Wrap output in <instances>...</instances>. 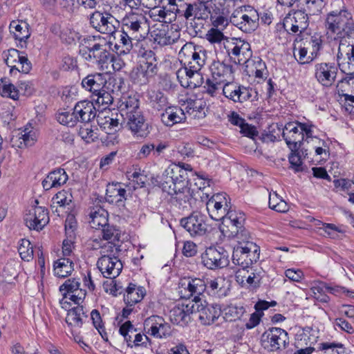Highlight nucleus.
Returning <instances> with one entry per match:
<instances>
[{
    "mask_svg": "<svg viewBox=\"0 0 354 354\" xmlns=\"http://www.w3.org/2000/svg\"><path fill=\"white\" fill-rule=\"evenodd\" d=\"M326 284L322 282L315 283L310 288L311 296H313L317 301L326 303L329 301L328 296L326 294Z\"/></svg>",
    "mask_w": 354,
    "mask_h": 354,
    "instance_id": "obj_52",
    "label": "nucleus"
},
{
    "mask_svg": "<svg viewBox=\"0 0 354 354\" xmlns=\"http://www.w3.org/2000/svg\"><path fill=\"white\" fill-rule=\"evenodd\" d=\"M109 112H102L96 115L97 122L98 125L107 134H113L122 127L123 122V113L116 114L115 118L109 115Z\"/></svg>",
    "mask_w": 354,
    "mask_h": 354,
    "instance_id": "obj_26",
    "label": "nucleus"
},
{
    "mask_svg": "<svg viewBox=\"0 0 354 354\" xmlns=\"http://www.w3.org/2000/svg\"><path fill=\"white\" fill-rule=\"evenodd\" d=\"M153 76L149 75L148 72L139 64L131 73V77L134 82L140 85L146 84L149 82V80Z\"/></svg>",
    "mask_w": 354,
    "mask_h": 354,
    "instance_id": "obj_51",
    "label": "nucleus"
},
{
    "mask_svg": "<svg viewBox=\"0 0 354 354\" xmlns=\"http://www.w3.org/2000/svg\"><path fill=\"white\" fill-rule=\"evenodd\" d=\"M59 291L62 293L63 298L60 300V304L63 308H67L68 300L72 301L75 304H80L86 297V290L80 288V279H68L60 286Z\"/></svg>",
    "mask_w": 354,
    "mask_h": 354,
    "instance_id": "obj_11",
    "label": "nucleus"
},
{
    "mask_svg": "<svg viewBox=\"0 0 354 354\" xmlns=\"http://www.w3.org/2000/svg\"><path fill=\"white\" fill-rule=\"evenodd\" d=\"M106 77L105 74L100 73L88 75L82 80V86L94 95L104 88L106 83Z\"/></svg>",
    "mask_w": 354,
    "mask_h": 354,
    "instance_id": "obj_32",
    "label": "nucleus"
},
{
    "mask_svg": "<svg viewBox=\"0 0 354 354\" xmlns=\"http://www.w3.org/2000/svg\"><path fill=\"white\" fill-rule=\"evenodd\" d=\"M129 178L138 187H142L147 181V177L140 169L129 172Z\"/></svg>",
    "mask_w": 354,
    "mask_h": 354,
    "instance_id": "obj_64",
    "label": "nucleus"
},
{
    "mask_svg": "<svg viewBox=\"0 0 354 354\" xmlns=\"http://www.w3.org/2000/svg\"><path fill=\"white\" fill-rule=\"evenodd\" d=\"M249 234L248 239L244 241L236 238L238 241H243L245 244L235 247L232 253L233 263L243 268H249L259 258V247L253 242L249 241Z\"/></svg>",
    "mask_w": 354,
    "mask_h": 354,
    "instance_id": "obj_9",
    "label": "nucleus"
},
{
    "mask_svg": "<svg viewBox=\"0 0 354 354\" xmlns=\"http://www.w3.org/2000/svg\"><path fill=\"white\" fill-rule=\"evenodd\" d=\"M68 178V175L64 169H55L50 171L43 180V188L48 191L52 188L60 187L66 183Z\"/></svg>",
    "mask_w": 354,
    "mask_h": 354,
    "instance_id": "obj_33",
    "label": "nucleus"
},
{
    "mask_svg": "<svg viewBox=\"0 0 354 354\" xmlns=\"http://www.w3.org/2000/svg\"><path fill=\"white\" fill-rule=\"evenodd\" d=\"M60 39L67 44H75L80 39V35L68 26H64Z\"/></svg>",
    "mask_w": 354,
    "mask_h": 354,
    "instance_id": "obj_55",
    "label": "nucleus"
},
{
    "mask_svg": "<svg viewBox=\"0 0 354 354\" xmlns=\"http://www.w3.org/2000/svg\"><path fill=\"white\" fill-rule=\"evenodd\" d=\"M319 337L317 328L306 326L298 330L295 337V346L299 347L313 346Z\"/></svg>",
    "mask_w": 354,
    "mask_h": 354,
    "instance_id": "obj_28",
    "label": "nucleus"
},
{
    "mask_svg": "<svg viewBox=\"0 0 354 354\" xmlns=\"http://www.w3.org/2000/svg\"><path fill=\"white\" fill-rule=\"evenodd\" d=\"M186 119L185 110L179 107H168L161 114L162 122L168 127L180 123Z\"/></svg>",
    "mask_w": 354,
    "mask_h": 354,
    "instance_id": "obj_36",
    "label": "nucleus"
},
{
    "mask_svg": "<svg viewBox=\"0 0 354 354\" xmlns=\"http://www.w3.org/2000/svg\"><path fill=\"white\" fill-rule=\"evenodd\" d=\"M207 289V284L204 279L194 278L182 281L178 287V293L183 299L194 297L192 303L196 304V300H203L200 296Z\"/></svg>",
    "mask_w": 354,
    "mask_h": 354,
    "instance_id": "obj_13",
    "label": "nucleus"
},
{
    "mask_svg": "<svg viewBox=\"0 0 354 354\" xmlns=\"http://www.w3.org/2000/svg\"><path fill=\"white\" fill-rule=\"evenodd\" d=\"M97 266L104 277L113 279L121 272L123 266L118 257H100L97 262Z\"/></svg>",
    "mask_w": 354,
    "mask_h": 354,
    "instance_id": "obj_23",
    "label": "nucleus"
},
{
    "mask_svg": "<svg viewBox=\"0 0 354 354\" xmlns=\"http://www.w3.org/2000/svg\"><path fill=\"white\" fill-rule=\"evenodd\" d=\"M6 63L10 68V73L14 70L24 73H28L31 69V63L24 52L17 49H10Z\"/></svg>",
    "mask_w": 354,
    "mask_h": 354,
    "instance_id": "obj_25",
    "label": "nucleus"
},
{
    "mask_svg": "<svg viewBox=\"0 0 354 354\" xmlns=\"http://www.w3.org/2000/svg\"><path fill=\"white\" fill-rule=\"evenodd\" d=\"M308 47L306 46H299L298 48L294 49V57L301 64L309 63L315 58L312 54L308 55Z\"/></svg>",
    "mask_w": 354,
    "mask_h": 354,
    "instance_id": "obj_59",
    "label": "nucleus"
},
{
    "mask_svg": "<svg viewBox=\"0 0 354 354\" xmlns=\"http://www.w3.org/2000/svg\"><path fill=\"white\" fill-rule=\"evenodd\" d=\"M186 9L183 15L187 20L193 21L195 19L205 17V7L197 4H187Z\"/></svg>",
    "mask_w": 354,
    "mask_h": 354,
    "instance_id": "obj_47",
    "label": "nucleus"
},
{
    "mask_svg": "<svg viewBox=\"0 0 354 354\" xmlns=\"http://www.w3.org/2000/svg\"><path fill=\"white\" fill-rule=\"evenodd\" d=\"M207 293L215 298H222L227 295V289L225 288V281L222 278L207 279Z\"/></svg>",
    "mask_w": 354,
    "mask_h": 354,
    "instance_id": "obj_39",
    "label": "nucleus"
},
{
    "mask_svg": "<svg viewBox=\"0 0 354 354\" xmlns=\"http://www.w3.org/2000/svg\"><path fill=\"white\" fill-rule=\"evenodd\" d=\"M194 312V304L192 301H185L178 303L169 311V319L174 324L180 326H187L192 320V315Z\"/></svg>",
    "mask_w": 354,
    "mask_h": 354,
    "instance_id": "obj_17",
    "label": "nucleus"
},
{
    "mask_svg": "<svg viewBox=\"0 0 354 354\" xmlns=\"http://www.w3.org/2000/svg\"><path fill=\"white\" fill-rule=\"evenodd\" d=\"M120 245L116 244L113 241L104 242L102 250H100L101 257L109 256V257H118L120 252Z\"/></svg>",
    "mask_w": 354,
    "mask_h": 354,
    "instance_id": "obj_60",
    "label": "nucleus"
},
{
    "mask_svg": "<svg viewBox=\"0 0 354 354\" xmlns=\"http://www.w3.org/2000/svg\"><path fill=\"white\" fill-rule=\"evenodd\" d=\"M180 225L192 236H202L207 232L204 216L198 212H194L190 216L182 218Z\"/></svg>",
    "mask_w": 354,
    "mask_h": 354,
    "instance_id": "obj_24",
    "label": "nucleus"
},
{
    "mask_svg": "<svg viewBox=\"0 0 354 354\" xmlns=\"http://www.w3.org/2000/svg\"><path fill=\"white\" fill-rule=\"evenodd\" d=\"M145 294L146 291L143 287L130 283L126 289L124 300L128 306H132L140 302Z\"/></svg>",
    "mask_w": 354,
    "mask_h": 354,
    "instance_id": "obj_40",
    "label": "nucleus"
},
{
    "mask_svg": "<svg viewBox=\"0 0 354 354\" xmlns=\"http://www.w3.org/2000/svg\"><path fill=\"white\" fill-rule=\"evenodd\" d=\"M327 35L339 38L337 59L342 72L354 73V44L348 39L354 36V21L346 10L331 11L326 19Z\"/></svg>",
    "mask_w": 354,
    "mask_h": 354,
    "instance_id": "obj_1",
    "label": "nucleus"
},
{
    "mask_svg": "<svg viewBox=\"0 0 354 354\" xmlns=\"http://www.w3.org/2000/svg\"><path fill=\"white\" fill-rule=\"evenodd\" d=\"M230 21L233 26L242 32L251 33L259 26V15L254 8L243 6L232 12Z\"/></svg>",
    "mask_w": 354,
    "mask_h": 354,
    "instance_id": "obj_7",
    "label": "nucleus"
},
{
    "mask_svg": "<svg viewBox=\"0 0 354 354\" xmlns=\"http://www.w3.org/2000/svg\"><path fill=\"white\" fill-rule=\"evenodd\" d=\"M100 36H88L81 41L80 53L88 62H95L104 71L108 69L113 60V55L107 49L108 44L104 39L101 43H93Z\"/></svg>",
    "mask_w": 354,
    "mask_h": 354,
    "instance_id": "obj_5",
    "label": "nucleus"
},
{
    "mask_svg": "<svg viewBox=\"0 0 354 354\" xmlns=\"http://www.w3.org/2000/svg\"><path fill=\"white\" fill-rule=\"evenodd\" d=\"M227 50L231 58L239 64L246 63L252 56L250 44L241 39L232 38Z\"/></svg>",
    "mask_w": 354,
    "mask_h": 354,
    "instance_id": "obj_21",
    "label": "nucleus"
},
{
    "mask_svg": "<svg viewBox=\"0 0 354 354\" xmlns=\"http://www.w3.org/2000/svg\"><path fill=\"white\" fill-rule=\"evenodd\" d=\"M205 200L209 216L215 221H222L221 230L223 233L243 241L248 239V232L243 228L245 215L243 212L230 209L226 194L217 193Z\"/></svg>",
    "mask_w": 354,
    "mask_h": 354,
    "instance_id": "obj_2",
    "label": "nucleus"
},
{
    "mask_svg": "<svg viewBox=\"0 0 354 354\" xmlns=\"http://www.w3.org/2000/svg\"><path fill=\"white\" fill-rule=\"evenodd\" d=\"M305 8L292 10L283 19V25L288 31L293 33L302 32L308 26V14Z\"/></svg>",
    "mask_w": 354,
    "mask_h": 354,
    "instance_id": "obj_15",
    "label": "nucleus"
},
{
    "mask_svg": "<svg viewBox=\"0 0 354 354\" xmlns=\"http://www.w3.org/2000/svg\"><path fill=\"white\" fill-rule=\"evenodd\" d=\"M91 227L96 230H102L108 225V212L103 208L97 207L90 213Z\"/></svg>",
    "mask_w": 354,
    "mask_h": 354,
    "instance_id": "obj_42",
    "label": "nucleus"
},
{
    "mask_svg": "<svg viewBox=\"0 0 354 354\" xmlns=\"http://www.w3.org/2000/svg\"><path fill=\"white\" fill-rule=\"evenodd\" d=\"M133 41H137V38L122 30L114 45L115 53L118 55L128 54L133 48Z\"/></svg>",
    "mask_w": 354,
    "mask_h": 354,
    "instance_id": "obj_38",
    "label": "nucleus"
},
{
    "mask_svg": "<svg viewBox=\"0 0 354 354\" xmlns=\"http://www.w3.org/2000/svg\"><path fill=\"white\" fill-rule=\"evenodd\" d=\"M19 91H23L25 95H30L32 88L29 82H20L19 84V89L11 83L0 84V94L3 97H9L14 100L19 98Z\"/></svg>",
    "mask_w": 354,
    "mask_h": 354,
    "instance_id": "obj_31",
    "label": "nucleus"
},
{
    "mask_svg": "<svg viewBox=\"0 0 354 354\" xmlns=\"http://www.w3.org/2000/svg\"><path fill=\"white\" fill-rule=\"evenodd\" d=\"M94 95L97 97L95 100L96 104L102 106L104 109L111 104L113 100V97L111 96V93L106 91L104 88Z\"/></svg>",
    "mask_w": 354,
    "mask_h": 354,
    "instance_id": "obj_61",
    "label": "nucleus"
},
{
    "mask_svg": "<svg viewBox=\"0 0 354 354\" xmlns=\"http://www.w3.org/2000/svg\"><path fill=\"white\" fill-rule=\"evenodd\" d=\"M302 8H305L309 15H316L324 7V0H299Z\"/></svg>",
    "mask_w": 354,
    "mask_h": 354,
    "instance_id": "obj_50",
    "label": "nucleus"
},
{
    "mask_svg": "<svg viewBox=\"0 0 354 354\" xmlns=\"http://www.w3.org/2000/svg\"><path fill=\"white\" fill-rule=\"evenodd\" d=\"M194 185L197 187L199 191L201 192V198L202 200L208 198L212 194L209 191L211 190L210 180L204 178L202 176H198L195 179Z\"/></svg>",
    "mask_w": 354,
    "mask_h": 354,
    "instance_id": "obj_56",
    "label": "nucleus"
},
{
    "mask_svg": "<svg viewBox=\"0 0 354 354\" xmlns=\"http://www.w3.org/2000/svg\"><path fill=\"white\" fill-rule=\"evenodd\" d=\"M102 233L104 241L115 242L120 238V231L115 226L109 224L102 230Z\"/></svg>",
    "mask_w": 354,
    "mask_h": 354,
    "instance_id": "obj_58",
    "label": "nucleus"
},
{
    "mask_svg": "<svg viewBox=\"0 0 354 354\" xmlns=\"http://www.w3.org/2000/svg\"><path fill=\"white\" fill-rule=\"evenodd\" d=\"M10 30L15 38L20 41H26L30 36L28 25L23 21H12L10 24Z\"/></svg>",
    "mask_w": 354,
    "mask_h": 354,
    "instance_id": "obj_44",
    "label": "nucleus"
},
{
    "mask_svg": "<svg viewBox=\"0 0 354 354\" xmlns=\"http://www.w3.org/2000/svg\"><path fill=\"white\" fill-rule=\"evenodd\" d=\"M127 127L137 137H146L149 133L141 112H134L126 117Z\"/></svg>",
    "mask_w": 354,
    "mask_h": 354,
    "instance_id": "obj_27",
    "label": "nucleus"
},
{
    "mask_svg": "<svg viewBox=\"0 0 354 354\" xmlns=\"http://www.w3.org/2000/svg\"><path fill=\"white\" fill-rule=\"evenodd\" d=\"M178 58L182 67L177 71L176 76L180 85L190 88L200 86L203 80L200 71L205 64L207 51L201 46L188 42L181 48Z\"/></svg>",
    "mask_w": 354,
    "mask_h": 354,
    "instance_id": "obj_3",
    "label": "nucleus"
},
{
    "mask_svg": "<svg viewBox=\"0 0 354 354\" xmlns=\"http://www.w3.org/2000/svg\"><path fill=\"white\" fill-rule=\"evenodd\" d=\"M36 140V133L30 127H26L17 136L11 139L12 147L23 148L30 147L34 145Z\"/></svg>",
    "mask_w": 354,
    "mask_h": 354,
    "instance_id": "obj_37",
    "label": "nucleus"
},
{
    "mask_svg": "<svg viewBox=\"0 0 354 354\" xmlns=\"http://www.w3.org/2000/svg\"><path fill=\"white\" fill-rule=\"evenodd\" d=\"M203 265L209 270L223 268L228 265V255L221 247L207 248L201 254Z\"/></svg>",
    "mask_w": 354,
    "mask_h": 354,
    "instance_id": "obj_14",
    "label": "nucleus"
},
{
    "mask_svg": "<svg viewBox=\"0 0 354 354\" xmlns=\"http://www.w3.org/2000/svg\"><path fill=\"white\" fill-rule=\"evenodd\" d=\"M127 199V190L122 187L121 183H115L109 184L106 187V200L109 203L122 205Z\"/></svg>",
    "mask_w": 354,
    "mask_h": 354,
    "instance_id": "obj_35",
    "label": "nucleus"
},
{
    "mask_svg": "<svg viewBox=\"0 0 354 354\" xmlns=\"http://www.w3.org/2000/svg\"><path fill=\"white\" fill-rule=\"evenodd\" d=\"M72 202V196L68 192L62 190L59 192L52 199L51 209L53 212L59 215L61 211L59 208H64Z\"/></svg>",
    "mask_w": 354,
    "mask_h": 354,
    "instance_id": "obj_45",
    "label": "nucleus"
},
{
    "mask_svg": "<svg viewBox=\"0 0 354 354\" xmlns=\"http://www.w3.org/2000/svg\"><path fill=\"white\" fill-rule=\"evenodd\" d=\"M194 312L198 313V318L204 325L213 324L221 315V309L216 304H208L205 300H196Z\"/></svg>",
    "mask_w": 354,
    "mask_h": 354,
    "instance_id": "obj_20",
    "label": "nucleus"
},
{
    "mask_svg": "<svg viewBox=\"0 0 354 354\" xmlns=\"http://www.w3.org/2000/svg\"><path fill=\"white\" fill-rule=\"evenodd\" d=\"M290 167L296 172L302 171V160L299 154V149L291 151L288 157Z\"/></svg>",
    "mask_w": 354,
    "mask_h": 354,
    "instance_id": "obj_63",
    "label": "nucleus"
},
{
    "mask_svg": "<svg viewBox=\"0 0 354 354\" xmlns=\"http://www.w3.org/2000/svg\"><path fill=\"white\" fill-rule=\"evenodd\" d=\"M54 273L60 278L68 277L73 271V261L68 258L59 259L54 263Z\"/></svg>",
    "mask_w": 354,
    "mask_h": 354,
    "instance_id": "obj_43",
    "label": "nucleus"
},
{
    "mask_svg": "<svg viewBox=\"0 0 354 354\" xmlns=\"http://www.w3.org/2000/svg\"><path fill=\"white\" fill-rule=\"evenodd\" d=\"M93 28L102 34L113 35L120 26L119 21L108 12H94L90 17Z\"/></svg>",
    "mask_w": 354,
    "mask_h": 354,
    "instance_id": "obj_12",
    "label": "nucleus"
},
{
    "mask_svg": "<svg viewBox=\"0 0 354 354\" xmlns=\"http://www.w3.org/2000/svg\"><path fill=\"white\" fill-rule=\"evenodd\" d=\"M185 107L184 109L186 114L192 116L194 118H204L205 117V102L202 100L189 99L185 103Z\"/></svg>",
    "mask_w": 354,
    "mask_h": 354,
    "instance_id": "obj_41",
    "label": "nucleus"
},
{
    "mask_svg": "<svg viewBox=\"0 0 354 354\" xmlns=\"http://www.w3.org/2000/svg\"><path fill=\"white\" fill-rule=\"evenodd\" d=\"M56 118L60 124L70 127L75 126L78 122V120L73 111H62L57 114Z\"/></svg>",
    "mask_w": 354,
    "mask_h": 354,
    "instance_id": "obj_53",
    "label": "nucleus"
},
{
    "mask_svg": "<svg viewBox=\"0 0 354 354\" xmlns=\"http://www.w3.org/2000/svg\"><path fill=\"white\" fill-rule=\"evenodd\" d=\"M18 251L21 258L30 261L33 257V248L29 240L23 239L20 241Z\"/></svg>",
    "mask_w": 354,
    "mask_h": 354,
    "instance_id": "obj_54",
    "label": "nucleus"
},
{
    "mask_svg": "<svg viewBox=\"0 0 354 354\" xmlns=\"http://www.w3.org/2000/svg\"><path fill=\"white\" fill-rule=\"evenodd\" d=\"M313 142L315 145L314 149L315 153L317 156L324 155L325 157H328V146L326 142L324 140L320 139L315 134L313 135V138H310V143Z\"/></svg>",
    "mask_w": 354,
    "mask_h": 354,
    "instance_id": "obj_57",
    "label": "nucleus"
},
{
    "mask_svg": "<svg viewBox=\"0 0 354 354\" xmlns=\"http://www.w3.org/2000/svg\"><path fill=\"white\" fill-rule=\"evenodd\" d=\"M120 334L124 337V341L127 342L129 347H133V339L135 338L136 328L131 323L130 321H127L121 325L119 329Z\"/></svg>",
    "mask_w": 354,
    "mask_h": 354,
    "instance_id": "obj_48",
    "label": "nucleus"
},
{
    "mask_svg": "<svg viewBox=\"0 0 354 354\" xmlns=\"http://www.w3.org/2000/svg\"><path fill=\"white\" fill-rule=\"evenodd\" d=\"M211 78L223 84L232 80V66L219 61H214L209 66Z\"/></svg>",
    "mask_w": 354,
    "mask_h": 354,
    "instance_id": "obj_30",
    "label": "nucleus"
},
{
    "mask_svg": "<svg viewBox=\"0 0 354 354\" xmlns=\"http://www.w3.org/2000/svg\"><path fill=\"white\" fill-rule=\"evenodd\" d=\"M73 111L78 122L88 123L96 117V109L89 100H82L76 103Z\"/></svg>",
    "mask_w": 354,
    "mask_h": 354,
    "instance_id": "obj_29",
    "label": "nucleus"
},
{
    "mask_svg": "<svg viewBox=\"0 0 354 354\" xmlns=\"http://www.w3.org/2000/svg\"><path fill=\"white\" fill-rule=\"evenodd\" d=\"M163 192L171 196L176 202L187 208V203L191 199L188 185V176L180 165L171 164L163 171L160 180Z\"/></svg>",
    "mask_w": 354,
    "mask_h": 354,
    "instance_id": "obj_4",
    "label": "nucleus"
},
{
    "mask_svg": "<svg viewBox=\"0 0 354 354\" xmlns=\"http://www.w3.org/2000/svg\"><path fill=\"white\" fill-rule=\"evenodd\" d=\"M320 348L324 354H344V348L341 344L325 342L321 344Z\"/></svg>",
    "mask_w": 354,
    "mask_h": 354,
    "instance_id": "obj_62",
    "label": "nucleus"
},
{
    "mask_svg": "<svg viewBox=\"0 0 354 354\" xmlns=\"http://www.w3.org/2000/svg\"><path fill=\"white\" fill-rule=\"evenodd\" d=\"M315 129L316 127L311 122H289L283 129L282 136L290 151H295L300 149L304 141L310 143Z\"/></svg>",
    "mask_w": 354,
    "mask_h": 354,
    "instance_id": "obj_6",
    "label": "nucleus"
},
{
    "mask_svg": "<svg viewBox=\"0 0 354 354\" xmlns=\"http://www.w3.org/2000/svg\"><path fill=\"white\" fill-rule=\"evenodd\" d=\"M77 306L72 308L68 311L66 322L71 327L73 331H76L80 328L83 323L87 319V315L84 310L82 306Z\"/></svg>",
    "mask_w": 354,
    "mask_h": 354,
    "instance_id": "obj_34",
    "label": "nucleus"
},
{
    "mask_svg": "<svg viewBox=\"0 0 354 354\" xmlns=\"http://www.w3.org/2000/svg\"><path fill=\"white\" fill-rule=\"evenodd\" d=\"M339 62V61L337 60ZM338 68L340 69L339 64L336 65L334 63H318L315 65V77L317 81L323 86L330 87L335 82ZM342 71V70H341Z\"/></svg>",
    "mask_w": 354,
    "mask_h": 354,
    "instance_id": "obj_16",
    "label": "nucleus"
},
{
    "mask_svg": "<svg viewBox=\"0 0 354 354\" xmlns=\"http://www.w3.org/2000/svg\"><path fill=\"white\" fill-rule=\"evenodd\" d=\"M122 30L137 38V41L144 40L149 32V25L145 15L141 12H130L122 20Z\"/></svg>",
    "mask_w": 354,
    "mask_h": 354,
    "instance_id": "obj_8",
    "label": "nucleus"
},
{
    "mask_svg": "<svg viewBox=\"0 0 354 354\" xmlns=\"http://www.w3.org/2000/svg\"><path fill=\"white\" fill-rule=\"evenodd\" d=\"M180 34L172 31L160 32L156 34L155 41L161 46H167L174 44L179 38Z\"/></svg>",
    "mask_w": 354,
    "mask_h": 354,
    "instance_id": "obj_49",
    "label": "nucleus"
},
{
    "mask_svg": "<svg viewBox=\"0 0 354 354\" xmlns=\"http://www.w3.org/2000/svg\"><path fill=\"white\" fill-rule=\"evenodd\" d=\"M144 327L151 335L158 339L167 338L172 334L169 324L158 315H152L147 318L144 322Z\"/></svg>",
    "mask_w": 354,
    "mask_h": 354,
    "instance_id": "obj_18",
    "label": "nucleus"
},
{
    "mask_svg": "<svg viewBox=\"0 0 354 354\" xmlns=\"http://www.w3.org/2000/svg\"><path fill=\"white\" fill-rule=\"evenodd\" d=\"M223 93L228 99L241 103L251 100L254 94L257 95V92L252 88L241 86L230 81L223 86Z\"/></svg>",
    "mask_w": 354,
    "mask_h": 354,
    "instance_id": "obj_22",
    "label": "nucleus"
},
{
    "mask_svg": "<svg viewBox=\"0 0 354 354\" xmlns=\"http://www.w3.org/2000/svg\"><path fill=\"white\" fill-rule=\"evenodd\" d=\"M289 342L288 333L281 328H271L261 337V346L268 351L283 349Z\"/></svg>",
    "mask_w": 354,
    "mask_h": 354,
    "instance_id": "obj_10",
    "label": "nucleus"
},
{
    "mask_svg": "<svg viewBox=\"0 0 354 354\" xmlns=\"http://www.w3.org/2000/svg\"><path fill=\"white\" fill-rule=\"evenodd\" d=\"M24 221L30 230L39 231L43 229L49 221L47 209L41 206H32L27 210Z\"/></svg>",
    "mask_w": 354,
    "mask_h": 354,
    "instance_id": "obj_19",
    "label": "nucleus"
},
{
    "mask_svg": "<svg viewBox=\"0 0 354 354\" xmlns=\"http://www.w3.org/2000/svg\"><path fill=\"white\" fill-rule=\"evenodd\" d=\"M120 109V113H123V115L125 114L126 117L134 112H139V101L135 97H124L121 101Z\"/></svg>",
    "mask_w": 354,
    "mask_h": 354,
    "instance_id": "obj_46",
    "label": "nucleus"
}]
</instances>
